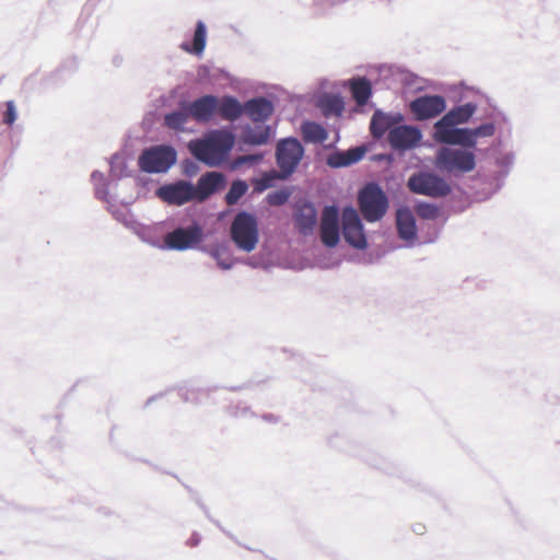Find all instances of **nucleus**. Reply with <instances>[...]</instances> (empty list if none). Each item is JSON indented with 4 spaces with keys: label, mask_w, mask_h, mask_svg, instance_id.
I'll list each match as a JSON object with an SVG mask.
<instances>
[{
    "label": "nucleus",
    "mask_w": 560,
    "mask_h": 560,
    "mask_svg": "<svg viewBox=\"0 0 560 560\" xmlns=\"http://www.w3.org/2000/svg\"><path fill=\"white\" fill-rule=\"evenodd\" d=\"M190 117L189 110L187 109V105L185 104L180 110L172 112L164 116V124L167 128L183 131L185 124L188 121Z\"/></svg>",
    "instance_id": "nucleus-26"
},
{
    "label": "nucleus",
    "mask_w": 560,
    "mask_h": 560,
    "mask_svg": "<svg viewBox=\"0 0 560 560\" xmlns=\"http://www.w3.org/2000/svg\"><path fill=\"white\" fill-rule=\"evenodd\" d=\"M156 196L163 201L176 206L197 200L195 186L185 180L161 186L156 190Z\"/></svg>",
    "instance_id": "nucleus-10"
},
{
    "label": "nucleus",
    "mask_w": 560,
    "mask_h": 560,
    "mask_svg": "<svg viewBox=\"0 0 560 560\" xmlns=\"http://www.w3.org/2000/svg\"><path fill=\"white\" fill-rule=\"evenodd\" d=\"M212 256L218 260V264L223 268V269H229L231 267L230 264H225L224 261H221L220 260V249H215L212 252Z\"/></svg>",
    "instance_id": "nucleus-36"
},
{
    "label": "nucleus",
    "mask_w": 560,
    "mask_h": 560,
    "mask_svg": "<svg viewBox=\"0 0 560 560\" xmlns=\"http://www.w3.org/2000/svg\"><path fill=\"white\" fill-rule=\"evenodd\" d=\"M301 133L308 143H323L328 138V132L322 125L308 120L301 125Z\"/></svg>",
    "instance_id": "nucleus-22"
},
{
    "label": "nucleus",
    "mask_w": 560,
    "mask_h": 560,
    "mask_svg": "<svg viewBox=\"0 0 560 560\" xmlns=\"http://www.w3.org/2000/svg\"><path fill=\"white\" fill-rule=\"evenodd\" d=\"M364 152L365 151L362 148L351 149L345 153H339L335 156H331L329 159V164L336 167L350 165L360 161L363 158Z\"/></svg>",
    "instance_id": "nucleus-28"
},
{
    "label": "nucleus",
    "mask_w": 560,
    "mask_h": 560,
    "mask_svg": "<svg viewBox=\"0 0 560 560\" xmlns=\"http://www.w3.org/2000/svg\"><path fill=\"white\" fill-rule=\"evenodd\" d=\"M435 166L447 173H468L476 167V156L471 151L443 147L436 153Z\"/></svg>",
    "instance_id": "nucleus-2"
},
{
    "label": "nucleus",
    "mask_w": 560,
    "mask_h": 560,
    "mask_svg": "<svg viewBox=\"0 0 560 560\" xmlns=\"http://www.w3.org/2000/svg\"><path fill=\"white\" fill-rule=\"evenodd\" d=\"M270 138V128L268 126L248 127L243 132V141L249 144H265Z\"/></svg>",
    "instance_id": "nucleus-25"
},
{
    "label": "nucleus",
    "mask_w": 560,
    "mask_h": 560,
    "mask_svg": "<svg viewBox=\"0 0 560 560\" xmlns=\"http://www.w3.org/2000/svg\"><path fill=\"white\" fill-rule=\"evenodd\" d=\"M203 237L201 226L192 224L188 228H177L165 234L163 241L167 248L174 250H186L197 246Z\"/></svg>",
    "instance_id": "nucleus-8"
},
{
    "label": "nucleus",
    "mask_w": 560,
    "mask_h": 560,
    "mask_svg": "<svg viewBox=\"0 0 560 560\" xmlns=\"http://www.w3.org/2000/svg\"><path fill=\"white\" fill-rule=\"evenodd\" d=\"M407 186L413 194L432 198L445 197L451 192L450 185L435 174L419 172L411 175Z\"/></svg>",
    "instance_id": "nucleus-6"
},
{
    "label": "nucleus",
    "mask_w": 560,
    "mask_h": 560,
    "mask_svg": "<svg viewBox=\"0 0 560 560\" xmlns=\"http://www.w3.org/2000/svg\"><path fill=\"white\" fill-rule=\"evenodd\" d=\"M247 189H248V186L245 182H242V180L233 182L230 190L228 191V194L225 196L226 203L230 206L235 205L240 200V198L245 195Z\"/></svg>",
    "instance_id": "nucleus-30"
},
{
    "label": "nucleus",
    "mask_w": 560,
    "mask_h": 560,
    "mask_svg": "<svg viewBox=\"0 0 560 560\" xmlns=\"http://www.w3.org/2000/svg\"><path fill=\"white\" fill-rule=\"evenodd\" d=\"M475 110L476 106L471 103H467L451 109L439 121L435 122V131L443 129H454V126L467 122L474 115Z\"/></svg>",
    "instance_id": "nucleus-15"
},
{
    "label": "nucleus",
    "mask_w": 560,
    "mask_h": 560,
    "mask_svg": "<svg viewBox=\"0 0 560 560\" xmlns=\"http://www.w3.org/2000/svg\"><path fill=\"white\" fill-rule=\"evenodd\" d=\"M495 131L494 125L491 122L483 124L475 129H472L475 140H477L478 137H491L493 136Z\"/></svg>",
    "instance_id": "nucleus-34"
},
{
    "label": "nucleus",
    "mask_w": 560,
    "mask_h": 560,
    "mask_svg": "<svg viewBox=\"0 0 560 560\" xmlns=\"http://www.w3.org/2000/svg\"><path fill=\"white\" fill-rule=\"evenodd\" d=\"M5 112L3 116V122L11 126L14 124L16 119V108L13 101H8L5 103Z\"/></svg>",
    "instance_id": "nucleus-35"
},
{
    "label": "nucleus",
    "mask_w": 560,
    "mask_h": 560,
    "mask_svg": "<svg viewBox=\"0 0 560 560\" xmlns=\"http://www.w3.org/2000/svg\"><path fill=\"white\" fill-rule=\"evenodd\" d=\"M187 109L190 117L198 122H208L211 120L218 108V97L213 95H203L191 103H187Z\"/></svg>",
    "instance_id": "nucleus-14"
},
{
    "label": "nucleus",
    "mask_w": 560,
    "mask_h": 560,
    "mask_svg": "<svg viewBox=\"0 0 560 560\" xmlns=\"http://www.w3.org/2000/svg\"><path fill=\"white\" fill-rule=\"evenodd\" d=\"M396 223L400 238L406 241H412L416 238V220L409 209H399L397 211Z\"/></svg>",
    "instance_id": "nucleus-20"
},
{
    "label": "nucleus",
    "mask_w": 560,
    "mask_h": 560,
    "mask_svg": "<svg viewBox=\"0 0 560 560\" xmlns=\"http://www.w3.org/2000/svg\"><path fill=\"white\" fill-rule=\"evenodd\" d=\"M176 162V151L168 145H155L139 156V167L147 173L166 172Z\"/></svg>",
    "instance_id": "nucleus-5"
},
{
    "label": "nucleus",
    "mask_w": 560,
    "mask_h": 560,
    "mask_svg": "<svg viewBox=\"0 0 560 560\" xmlns=\"http://www.w3.org/2000/svg\"><path fill=\"white\" fill-rule=\"evenodd\" d=\"M207 31L203 22L198 21L192 38V44L183 43L180 48L187 52L201 55L206 47Z\"/></svg>",
    "instance_id": "nucleus-24"
},
{
    "label": "nucleus",
    "mask_w": 560,
    "mask_h": 560,
    "mask_svg": "<svg viewBox=\"0 0 560 560\" xmlns=\"http://www.w3.org/2000/svg\"><path fill=\"white\" fill-rule=\"evenodd\" d=\"M225 185L224 175L218 172H209L202 175L195 187L197 200L202 201Z\"/></svg>",
    "instance_id": "nucleus-17"
},
{
    "label": "nucleus",
    "mask_w": 560,
    "mask_h": 560,
    "mask_svg": "<svg viewBox=\"0 0 560 560\" xmlns=\"http://www.w3.org/2000/svg\"><path fill=\"white\" fill-rule=\"evenodd\" d=\"M445 108V98L441 95H423L410 103V110L417 120L434 118L443 113Z\"/></svg>",
    "instance_id": "nucleus-11"
},
{
    "label": "nucleus",
    "mask_w": 560,
    "mask_h": 560,
    "mask_svg": "<svg viewBox=\"0 0 560 560\" xmlns=\"http://www.w3.org/2000/svg\"><path fill=\"white\" fill-rule=\"evenodd\" d=\"M434 139L440 143L459 144L467 148H475L476 140L472 129L455 128L443 129L434 132Z\"/></svg>",
    "instance_id": "nucleus-16"
},
{
    "label": "nucleus",
    "mask_w": 560,
    "mask_h": 560,
    "mask_svg": "<svg viewBox=\"0 0 560 560\" xmlns=\"http://www.w3.org/2000/svg\"><path fill=\"white\" fill-rule=\"evenodd\" d=\"M360 211L369 222L382 219L388 208V200L384 191L376 184H368L358 197Z\"/></svg>",
    "instance_id": "nucleus-4"
},
{
    "label": "nucleus",
    "mask_w": 560,
    "mask_h": 560,
    "mask_svg": "<svg viewBox=\"0 0 560 560\" xmlns=\"http://www.w3.org/2000/svg\"><path fill=\"white\" fill-rule=\"evenodd\" d=\"M290 192L285 189L276 190L267 195V202L270 206H281L288 201Z\"/></svg>",
    "instance_id": "nucleus-33"
},
{
    "label": "nucleus",
    "mask_w": 560,
    "mask_h": 560,
    "mask_svg": "<svg viewBox=\"0 0 560 560\" xmlns=\"http://www.w3.org/2000/svg\"><path fill=\"white\" fill-rule=\"evenodd\" d=\"M352 97L358 105H365L372 94V86L368 79L355 78L350 81Z\"/></svg>",
    "instance_id": "nucleus-23"
},
{
    "label": "nucleus",
    "mask_w": 560,
    "mask_h": 560,
    "mask_svg": "<svg viewBox=\"0 0 560 560\" xmlns=\"http://www.w3.org/2000/svg\"><path fill=\"white\" fill-rule=\"evenodd\" d=\"M231 237L236 246L244 252H252L258 243V224L253 214L238 213L231 225Z\"/></svg>",
    "instance_id": "nucleus-3"
},
{
    "label": "nucleus",
    "mask_w": 560,
    "mask_h": 560,
    "mask_svg": "<svg viewBox=\"0 0 560 560\" xmlns=\"http://www.w3.org/2000/svg\"><path fill=\"white\" fill-rule=\"evenodd\" d=\"M319 108L324 116H341L345 109L342 100L339 96H325L319 101Z\"/></svg>",
    "instance_id": "nucleus-27"
},
{
    "label": "nucleus",
    "mask_w": 560,
    "mask_h": 560,
    "mask_svg": "<svg viewBox=\"0 0 560 560\" xmlns=\"http://www.w3.org/2000/svg\"><path fill=\"white\" fill-rule=\"evenodd\" d=\"M320 238L328 247H335L339 242V211L335 206H327L323 210Z\"/></svg>",
    "instance_id": "nucleus-12"
},
{
    "label": "nucleus",
    "mask_w": 560,
    "mask_h": 560,
    "mask_svg": "<svg viewBox=\"0 0 560 560\" xmlns=\"http://www.w3.org/2000/svg\"><path fill=\"white\" fill-rule=\"evenodd\" d=\"M416 212L420 218L427 220H433L439 215V209L435 206L427 202L417 205Z\"/></svg>",
    "instance_id": "nucleus-31"
},
{
    "label": "nucleus",
    "mask_w": 560,
    "mask_h": 560,
    "mask_svg": "<svg viewBox=\"0 0 560 560\" xmlns=\"http://www.w3.org/2000/svg\"><path fill=\"white\" fill-rule=\"evenodd\" d=\"M342 233L347 243L351 246L363 249L366 247V237L358 212L352 207L342 211Z\"/></svg>",
    "instance_id": "nucleus-9"
},
{
    "label": "nucleus",
    "mask_w": 560,
    "mask_h": 560,
    "mask_svg": "<svg viewBox=\"0 0 560 560\" xmlns=\"http://www.w3.org/2000/svg\"><path fill=\"white\" fill-rule=\"evenodd\" d=\"M421 140V132L417 127L398 126L388 131V142L396 150L413 148Z\"/></svg>",
    "instance_id": "nucleus-13"
},
{
    "label": "nucleus",
    "mask_w": 560,
    "mask_h": 560,
    "mask_svg": "<svg viewBox=\"0 0 560 560\" xmlns=\"http://www.w3.org/2000/svg\"><path fill=\"white\" fill-rule=\"evenodd\" d=\"M217 113L223 119L233 121L244 113V105L233 96H223L221 100L218 98Z\"/></svg>",
    "instance_id": "nucleus-21"
},
{
    "label": "nucleus",
    "mask_w": 560,
    "mask_h": 560,
    "mask_svg": "<svg viewBox=\"0 0 560 560\" xmlns=\"http://www.w3.org/2000/svg\"><path fill=\"white\" fill-rule=\"evenodd\" d=\"M244 113L253 121H266L273 113V105L265 97H256L244 104Z\"/></svg>",
    "instance_id": "nucleus-18"
},
{
    "label": "nucleus",
    "mask_w": 560,
    "mask_h": 560,
    "mask_svg": "<svg viewBox=\"0 0 560 560\" xmlns=\"http://www.w3.org/2000/svg\"><path fill=\"white\" fill-rule=\"evenodd\" d=\"M294 220L300 233L304 235L311 234L317 222L316 209L311 203H303L298 208Z\"/></svg>",
    "instance_id": "nucleus-19"
},
{
    "label": "nucleus",
    "mask_w": 560,
    "mask_h": 560,
    "mask_svg": "<svg viewBox=\"0 0 560 560\" xmlns=\"http://www.w3.org/2000/svg\"><path fill=\"white\" fill-rule=\"evenodd\" d=\"M392 127V118L383 113L375 112L372 116L370 130L373 137H383Z\"/></svg>",
    "instance_id": "nucleus-29"
},
{
    "label": "nucleus",
    "mask_w": 560,
    "mask_h": 560,
    "mask_svg": "<svg viewBox=\"0 0 560 560\" xmlns=\"http://www.w3.org/2000/svg\"><path fill=\"white\" fill-rule=\"evenodd\" d=\"M304 154V149L295 138H287L277 145V163L284 176L293 173Z\"/></svg>",
    "instance_id": "nucleus-7"
},
{
    "label": "nucleus",
    "mask_w": 560,
    "mask_h": 560,
    "mask_svg": "<svg viewBox=\"0 0 560 560\" xmlns=\"http://www.w3.org/2000/svg\"><path fill=\"white\" fill-rule=\"evenodd\" d=\"M262 160L261 154L241 155L233 160L231 167L237 170L245 164L254 165Z\"/></svg>",
    "instance_id": "nucleus-32"
},
{
    "label": "nucleus",
    "mask_w": 560,
    "mask_h": 560,
    "mask_svg": "<svg viewBox=\"0 0 560 560\" xmlns=\"http://www.w3.org/2000/svg\"><path fill=\"white\" fill-rule=\"evenodd\" d=\"M234 143V135L221 129L210 131L202 139L191 140L188 149L197 160L213 167L226 161Z\"/></svg>",
    "instance_id": "nucleus-1"
}]
</instances>
